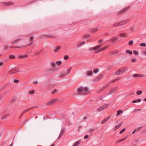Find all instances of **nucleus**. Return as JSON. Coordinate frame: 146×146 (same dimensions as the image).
Wrapping results in <instances>:
<instances>
[{"label": "nucleus", "mask_w": 146, "mask_h": 146, "mask_svg": "<svg viewBox=\"0 0 146 146\" xmlns=\"http://www.w3.org/2000/svg\"><path fill=\"white\" fill-rule=\"evenodd\" d=\"M67 75V74H66V73H64V74H61L60 75V77H64Z\"/></svg>", "instance_id": "a19ab883"}, {"label": "nucleus", "mask_w": 146, "mask_h": 146, "mask_svg": "<svg viewBox=\"0 0 146 146\" xmlns=\"http://www.w3.org/2000/svg\"><path fill=\"white\" fill-rule=\"evenodd\" d=\"M122 124V122H121L119 123L116 125L114 128V130H115L117 128L120 127Z\"/></svg>", "instance_id": "f8f14e48"}, {"label": "nucleus", "mask_w": 146, "mask_h": 146, "mask_svg": "<svg viewBox=\"0 0 146 146\" xmlns=\"http://www.w3.org/2000/svg\"><path fill=\"white\" fill-rule=\"evenodd\" d=\"M71 69L72 68L70 67L67 70V72L66 73L67 75L68 74L70 73V70H71Z\"/></svg>", "instance_id": "c85d7f7f"}, {"label": "nucleus", "mask_w": 146, "mask_h": 146, "mask_svg": "<svg viewBox=\"0 0 146 146\" xmlns=\"http://www.w3.org/2000/svg\"><path fill=\"white\" fill-rule=\"evenodd\" d=\"M131 62L134 63L136 61L137 59L135 58H132L131 59Z\"/></svg>", "instance_id": "393cba45"}, {"label": "nucleus", "mask_w": 146, "mask_h": 146, "mask_svg": "<svg viewBox=\"0 0 146 146\" xmlns=\"http://www.w3.org/2000/svg\"><path fill=\"white\" fill-rule=\"evenodd\" d=\"M9 58L10 59H13L15 58V57L14 55H10L9 56Z\"/></svg>", "instance_id": "bb28decb"}, {"label": "nucleus", "mask_w": 146, "mask_h": 146, "mask_svg": "<svg viewBox=\"0 0 146 146\" xmlns=\"http://www.w3.org/2000/svg\"><path fill=\"white\" fill-rule=\"evenodd\" d=\"M81 142V141L80 140H78L74 142L72 146H77Z\"/></svg>", "instance_id": "1a4fd4ad"}, {"label": "nucleus", "mask_w": 146, "mask_h": 146, "mask_svg": "<svg viewBox=\"0 0 146 146\" xmlns=\"http://www.w3.org/2000/svg\"><path fill=\"white\" fill-rule=\"evenodd\" d=\"M21 48V47L20 46H18L17 47H15V46H13V47H11V48Z\"/></svg>", "instance_id": "bf43d9fd"}, {"label": "nucleus", "mask_w": 146, "mask_h": 146, "mask_svg": "<svg viewBox=\"0 0 146 146\" xmlns=\"http://www.w3.org/2000/svg\"><path fill=\"white\" fill-rule=\"evenodd\" d=\"M92 74V72L91 70H89L87 72V75L90 76Z\"/></svg>", "instance_id": "2eb2a0df"}, {"label": "nucleus", "mask_w": 146, "mask_h": 146, "mask_svg": "<svg viewBox=\"0 0 146 146\" xmlns=\"http://www.w3.org/2000/svg\"><path fill=\"white\" fill-rule=\"evenodd\" d=\"M99 71L98 69H94L93 71V72L94 73L96 74Z\"/></svg>", "instance_id": "7c9ffc66"}, {"label": "nucleus", "mask_w": 146, "mask_h": 146, "mask_svg": "<svg viewBox=\"0 0 146 146\" xmlns=\"http://www.w3.org/2000/svg\"><path fill=\"white\" fill-rule=\"evenodd\" d=\"M77 91L78 92H82L84 94H85V93L88 92L89 91V89L86 87H84L80 86L79 88H77Z\"/></svg>", "instance_id": "f257e3e1"}, {"label": "nucleus", "mask_w": 146, "mask_h": 146, "mask_svg": "<svg viewBox=\"0 0 146 146\" xmlns=\"http://www.w3.org/2000/svg\"><path fill=\"white\" fill-rule=\"evenodd\" d=\"M68 55H65L64 58V59L65 60H67L68 58Z\"/></svg>", "instance_id": "37998d69"}, {"label": "nucleus", "mask_w": 146, "mask_h": 146, "mask_svg": "<svg viewBox=\"0 0 146 146\" xmlns=\"http://www.w3.org/2000/svg\"><path fill=\"white\" fill-rule=\"evenodd\" d=\"M51 65L52 67H54L56 66L55 63L54 62H51Z\"/></svg>", "instance_id": "a878e982"}, {"label": "nucleus", "mask_w": 146, "mask_h": 146, "mask_svg": "<svg viewBox=\"0 0 146 146\" xmlns=\"http://www.w3.org/2000/svg\"><path fill=\"white\" fill-rule=\"evenodd\" d=\"M146 44L144 43H142L139 44V46H141L145 47L146 46Z\"/></svg>", "instance_id": "cd10ccee"}, {"label": "nucleus", "mask_w": 146, "mask_h": 146, "mask_svg": "<svg viewBox=\"0 0 146 146\" xmlns=\"http://www.w3.org/2000/svg\"><path fill=\"white\" fill-rule=\"evenodd\" d=\"M95 131L94 129H92L90 131V133H91L92 132H94Z\"/></svg>", "instance_id": "c03bdc74"}, {"label": "nucleus", "mask_w": 146, "mask_h": 146, "mask_svg": "<svg viewBox=\"0 0 146 146\" xmlns=\"http://www.w3.org/2000/svg\"><path fill=\"white\" fill-rule=\"evenodd\" d=\"M117 89V88L116 87H115L113 88L110 90V93L108 94H110L116 91Z\"/></svg>", "instance_id": "0eeeda50"}, {"label": "nucleus", "mask_w": 146, "mask_h": 146, "mask_svg": "<svg viewBox=\"0 0 146 146\" xmlns=\"http://www.w3.org/2000/svg\"><path fill=\"white\" fill-rule=\"evenodd\" d=\"M134 29V27H131V29H130V30L131 31H133Z\"/></svg>", "instance_id": "69168bd1"}, {"label": "nucleus", "mask_w": 146, "mask_h": 146, "mask_svg": "<svg viewBox=\"0 0 146 146\" xmlns=\"http://www.w3.org/2000/svg\"><path fill=\"white\" fill-rule=\"evenodd\" d=\"M60 48V46H57L55 49L54 50V51L55 52H58V50H59Z\"/></svg>", "instance_id": "aec40b11"}, {"label": "nucleus", "mask_w": 146, "mask_h": 146, "mask_svg": "<svg viewBox=\"0 0 146 146\" xmlns=\"http://www.w3.org/2000/svg\"><path fill=\"white\" fill-rule=\"evenodd\" d=\"M98 30L97 29H95L93 30V31L94 33L96 31H97Z\"/></svg>", "instance_id": "13d9d810"}, {"label": "nucleus", "mask_w": 146, "mask_h": 146, "mask_svg": "<svg viewBox=\"0 0 146 146\" xmlns=\"http://www.w3.org/2000/svg\"><path fill=\"white\" fill-rule=\"evenodd\" d=\"M89 137V135H86L84 137V139H87Z\"/></svg>", "instance_id": "8fccbe9b"}, {"label": "nucleus", "mask_w": 146, "mask_h": 146, "mask_svg": "<svg viewBox=\"0 0 146 146\" xmlns=\"http://www.w3.org/2000/svg\"><path fill=\"white\" fill-rule=\"evenodd\" d=\"M137 130V129H135L132 133V134H133L135 133V131H136Z\"/></svg>", "instance_id": "e2e57ef3"}, {"label": "nucleus", "mask_w": 146, "mask_h": 146, "mask_svg": "<svg viewBox=\"0 0 146 146\" xmlns=\"http://www.w3.org/2000/svg\"><path fill=\"white\" fill-rule=\"evenodd\" d=\"M110 116L109 117H108L106 118H105L102 121L101 123L102 124L104 123L105 122L107 121L110 118Z\"/></svg>", "instance_id": "9d476101"}, {"label": "nucleus", "mask_w": 146, "mask_h": 146, "mask_svg": "<svg viewBox=\"0 0 146 146\" xmlns=\"http://www.w3.org/2000/svg\"><path fill=\"white\" fill-rule=\"evenodd\" d=\"M56 64L59 66L61 64V61H57L56 62Z\"/></svg>", "instance_id": "2f4dec72"}, {"label": "nucleus", "mask_w": 146, "mask_h": 146, "mask_svg": "<svg viewBox=\"0 0 146 146\" xmlns=\"http://www.w3.org/2000/svg\"><path fill=\"white\" fill-rule=\"evenodd\" d=\"M134 78H136L139 77L138 74H133L132 76Z\"/></svg>", "instance_id": "4c0bfd02"}, {"label": "nucleus", "mask_w": 146, "mask_h": 146, "mask_svg": "<svg viewBox=\"0 0 146 146\" xmlns=\"http://www.w3.org/2000/svg\"><path fill=\"white\" fill-rule=\"evenodd\" d=\"M107 48V47L106 46H104V47H103L102 48L103 49V50L106 49Z\"/></svg>", "instance_id": "680f3d73"}, {"label": "nucleus", "mask_w": 146, "mask_h": 146, "mask_svg": "<svg viewBox=\"0 0 146 146\" xmlns=\"http://www.w3.org/2000/svg\"><path fill=\"white\" fill-rule=\"evenodd\" d=\"M123 113V111L121 110H118L117 112V114L116 115V116H117L118 115H120V114H122Z\"/></svg>", "instance_id": "4468645a"}, {"label": "nucleus", "mask_w": 146, "mask_h": 146, "mask_svg": "<svg viewBox=\"0 0 146 146\" xmlns=\"http://www.w3.org/2000/svg\"><path fill=\"white\" fill-rule=\"evenodd\" d=\"M35 92L34 90H31L29 92V94H33Z\"/></svg>", "instance_id": "ea45409f"}, {"label": "nucleus", "mask_w": 146, "mask_h": 146, "mask_svg": "<svg viewBox=\"0 0 146 146\" xmlns=\"http://www.w3.org/2000/svg\"><path fill=\"white\" fill-rule=\"evenodd\" d=\"M9 115V114H7L4 116L2 118V119H4L8 117Z\"/></svg>", "instance_id": "473e14b6"}, {"label": "nucleus", "mask_w": 146, "mask_h": 146, "mask_svg": "<svg viewBox=\"0 0 146 146\" xmlns=\"http://www.w3.org/2000/svg\"><path fill=\"white\" fill-rule=\"evenodd\" d=\"M142 92L141 90L138 91L136 92V94L138 95H141L142 94Z\"/></svg>", "instance_id": "4be33fe9"}, {"label": "nucleus", "mask_w": 146, "mask_h": 146, "mask_svg": "<svg viewBox=\"0 0 146 146\" xmlns=\"http://www.w3.org/2000/svg\"><path fill=\"white\" fill-rule=\"evenodd\" d=\"M56 101V99H53L51 100L50 101L48 102L46 105L48 106H51L54 104Z\"/></svg>", "instance_id": "39448f33"}, {"label": "nucleus", "mask_w": 146, "mask_h": 146, "mask_svg": "<svg viewBox=\"0 0 146 146\" xmlns=\"http://www.w3.org/2000/svg\"><path fill=\"white\" fill-rule=\"evenodd\" d=\"M87 36H88L90 37V35L88 34H86L85 35V37H84V38H87Z\"/></svg>", "instance_id": "3c124183"}, {"label": "nucleus", "mask_w": 146, "mask_h": 146, "mask_svg": "<svg viewBox=\"0 0 146 146\" xmlns=\"http://www.w3.org/2000/svg\"><path fill=\"white\" fill-rule=\"evenodd\" d=\"M137 100V102H139L141 101V100L140 99H138Z\"/></svg>", "instance_id": "052dcab7"}, {"label": "nucleus", "mask_w": 146, "mask_h": 146, "mask_svg": "<svg viewBox=\"0 0 146 146\" xmlns=\"http://www.w3.org/2000/svg\"><path fill=\"white\" fill-rule=\"evenodd\" d=\"M85 43L86 42L84 41H83L82 42H80L77 45V46L79 48L80 47L83 45L85 44Z\"/></svg>", "instance_id": "423d86ee"}, {"label": "nucleus", "mask_w": 146, "mask_h": 146, "mask_svg": "<svg viewBox=\"0 0 146 146\" xmlns=\"http://www.w3.org/2000/svg\"><path fill=\"white\" fill-rule=\"evenodd\" d=\"M133 41L132 40H130L129 42V44L130 45H131L133 44Z\"/></svg>", "instance_id": "72a5a7b5"}, {"label": "nucleus", "mask_w": 146, "mask_h": 146, "mask_svg": "<svg viewBox=\"0 0 146 146\" xmlns=\"http://www.w3.org/2000/svg\"><path fill=\"white\" fill-rule=\"evenodd\" d=\"M126 53L127 54H129L130 55H131L132 54V52L131 51H130L129 50H126Z\"/></svg>", "instance_id": "412c9836"}, {"label": "nucleus", "mask_w": 146, "mask_h": 146, "mask_svg": "<svg viewBox=\"0 0 146 146\" xmlns=\"http://www.w3.org/2000/svg\"><path fill=\"white\" fill-rule=\"evenodd\" d=\"M17 42V40H15L11 42L12 44H14L16 43Z\"/></svg>", "instance_id": "de8ad7c7"}, {"label": "nucleus", "mask_w": 146, "mask_h": 146, "mask_svg": "<svg viewBox=\"0 0 146 146\" xmlns=\"http://www.w3.org/2000/svg\"><path fill=\"white\" fill-rule=\"evenodd\" d=\"M109 104H106L98 108L97 109V111L100 112L109 106Z\"/></svg>", "instance_id": "f03ea898"}, {"label": "nucleus", "mask_w": 146, "mask_h": 146, "mask_svg": "<svg viewBox=\"0 0 146 146\" xmlns=\"http://www.w3.org/2000/svg\"><path fill=\"white\" fill-rule=\"evenodd\" d=\"M99 48V46H96L92 48H91V50H96Z\"/></svg>", "instance_id": "6ab92c4d"}, {"label": "nucleus", "mask_w": 146, "mask_h": 146, "mask_svg": "<svg viewBox=\"0 0 146 146\" xmlns=\"http://www.w3.org/2000/svg\"><path fill=\"white\" fill-rule=\"evenodd\" d=\"M103 77V75L101 74L99 76L97 77L94 80V82H96L100 80Z\"/></svg>", "instance_id": "20e7f679"}, {"label": "nucleus", "mask_w": 146, "mask_h": 146, "mask_svg": "<svg viewBox=\"0 0 146 146\" xmlns=\"http://www.w3.org/2000/svg\"><path fill=\"white\" fill-rule=\"evenodd\" d=\"M122 74V73L121 72V70L120 69H119L115 72V75H120Z\"/></svg>", "instance_id": "6e6552de"}, {"label": "nucleus", "mask_w": 146, "mask_h": 146, "mask_svg": "<svg viewBox=\"0 0 146 146\" xmlns=\"http://www.w3.org/2000/svg\"><path fill=\"white\" fill-rule=\"evenodd\" d=\"M31 108L27 109H26V110H25L23 112V113H25L27 112L29 110H30Z\"/></svg>", "instance_id": "58836bf2"}, {"label": "nucleus", "mask_w": 146, "mask_h": 146, "mask_svg": "<svg viewBox=\"0 0 146 146\" xmlns=\"http://www.w3.org/2000/svg\"><path fill=\"white\" fill-rule=\"evenodd\" d=\"M5 4H6V5H10L11 4H13V3L12 2H7V3H5Z\"/></svg>", "instance_id": "f704fd0d"}, {"label": "nucleus", "mask_w": 146, "mask_h": 146, "mask_svg": "<svg viewBox=\"0 0 146 146\" xmlns=\"http://www.w3.org/2000/svg\"><path fill=\"white\" fill-rule=\"evenodd\" d=\"M124 22H126L125 21H123L121 22H119L113 24V27H116L117 26H119L121 25H123L127 23L126 22L123 23Z\"/></svg>", "instance_id": "7ed1b4c3"}, {"label": "nucleus", "mask_w": 146, "mask_h": 146, "mask_svg": "<svg viewBox=\"0 0 146 146\" xmlns=\"http://www.w3.org/2000/svg\"><path fill=\"white\" fill-rule=\"evenodd\" d=\"M18 71H17L15 69H13L11 70L9 72V74H12L15 73L17 72Z\"/></svg>", "instance_id": "9b49d317"}, {"label": "nucleus", "mask_w": 146, "mask_h": 146, "mask_svg": "<svg viewBox=\"0 0 146 146\" xmlns=\"http://www.w3.org/2000/svg\"><path fill=\"white\" fill-rule=\"evenodd\" d=\"M127 137H126L124 139H121V140H119V141H118V142H122L123 141H124L125 139Z\"/></svg>", "instance_id": "49530a36"}, {"label": "nucleus", "mask_w": 146, "mask_h": 146, "mask_svg": "<svg viewBox=\"0 0 146 146\" xmlns=\"http://www.w3.org/2000/svg\"><path fill=\"white\" fill-rule=\"evenodd\" d=\"M64 130V129H62L60 132L59 137L58 138V139L60 138L61 137L62 135L63 134Z\"/></svg>", "instance_id": "ddd939ff"}, {"label": "nucleus", "mask_w": 146, "mask_h": 146, "mask_svg": "<svg viewBox=\"0 0 146 146\" xmlns=\"http://www.w3.org/2000/svg\"><path fill=\"white\" fill-rule=\"evenodd\" d=\"M24 113H23H23H22L21 114V115H20V117H19V118H20L22 116H23V114H24Z\"/></svg>", "instance_id": "0e129e2a"}, {"label": "nucleus", "mask_w": 146, "mask_h": 146, "mask_svg": "<svg viewBox=\"0 0 146 146\" xmlns=\"http://www.w3.org/2000/svg\"><path fill=\"white\" fill-rule=\"evenodd\" d=\"M27 57V55H19L18 56V57L20 58H25Z\"/></svg>", "instance_id": "dca6fc26"}, {"label": "nucleus", "mask_w": 146, "mask_h": 146, "mask_svg": "<svg viewBox=\"0 0 146 146\" xmlns=\"http://www.w3.org/2000/svg\"><path fill=\"white\" fill-rule=\"evenodd\" d=\"M17 99V98L15 96L13 97V98L10 101L12 102H14Z\"/></svg>", "instance_id": "f3484780"}, {"label": "nucleus", "mask_w": 146, "mask_h": 146, "mask_svg": "<svg viewBox=\"0 0 146 146\" xmlns=\"http://www.w3.org/2000/svg\"><path fill=\"white\" fill-rule=\"evenodd\" d=\"M19 82V81L18 80H14V82L15 83H17L18 82Z\"/></svg>", "instance_id": "603ef678"}, {"label": "nucleus", "mask_w": 146, "mask_h": 146, "mask_svg": "<svg viewBox=\"0 0 146 146\" xmlns=\"http://www.w3.org/2000/svg\"><path fill=\"white\" fill-rule=\"evenodd\" d=\"M143 54L146 56V50H144L143 52Z\"/></svg>", "instance_id": "4d7b16f0"}, {"label": "nucleus", "mask_w": 146, "mask_h": 146, "mask_svg": "<svg viewBox=\"0 0 146 146\" xmlns=\"http://www.w3.org/2000/svg\"><path fill=\"white\" fill-rule=\"evenodd\" d=\"M118 38V37H114L113 39H114V40H115L116 39H117Z\"/></svg>", "instance_id": "774afa93"}, {"label": "nucleus", "mask_w": 146, "mask_h": 146, "mask_svg": "<svg viewBox=\"0 0 146 146\" xmlns=\"http://www.w3.org/2000/svg\"><path fill=\"white\" fill-rule=\"evenodd\" d=\"M38 82L37 81H34L33 82V83L35 85L37 84H38Z\"/></svg>", "instance_id": "a18cd8bd"}, {"label": "nucleus", "mask_w": 146, "mask_h": 146, "mask_svg": "<svg viewBox=\"0 0 146 146\" xmlns=\"http://www.w3.org/2000/svg\"><path fill=\"white\" fill-rule=\"evenodd\" d=\"M118 53L117 51H112L110 52V54L111 55H113L114 54H117Z\"/></svg>", "instance_id": "a211bd4d"}, {"label": "nucleus", "mask_w": 146, "mask_h": 146, "mask_svg": "<svg viewBox=\"0 0 146 146\" xmlns=\"http://www.w3.org/2000/svg\"><path fill=\"white\" fill-rule=\"evenodd\" d=\"M103 49H102V48H101L100 49V50L97 51L96 52H95V53H99L100 52H102V51H103Z\"/></svg>", "instance_id": "79ce46f5"}, {"label": "nucleus", "mask_w": 146, "mask_h": 146, "mask_svg": "<svg viewBox=\"0 0 146 146\" xmlns=\"http://www.w3.org/2000/svg\"><path fill=\"white\" fill-rule=\"evenodd\" d=\"M125 128H123L122 129L120 132H119V133L120 134H122L123 133L125 130Z\"/></svg>", "instance_id": "c9c22d12"}, {"label": "nucleus", "mask_w": 146, "mask_h": 146, "mask_svg": "<svg viewBox=\"0 0 146 146\" xmlns=\"http://www.w3.org/2000/svg\"><path fill=\"white\" fill-rule=\"evenodd\" d=\"M121 71V72L122 73L124 72H125L126 70L127 69L126 68H122L120 69Z\"/></svg>", "instance_id": "5701e85b"}, {"label": "nucleus", "mask_w": 146, "mask_h": 146, "mask_svg": "<svg viewBox=\"0 0 146 146\" xmlns=\"http://www.w3.org/2000/svg\"><path fill=\"white\" fill-rule=\"evenodd\" d=\"M119 35L121 36L124 37H127V35L125 33H121L119 34Z\"/></svg>", "instance_id": "b1692460"}, {"label": "nucleus", "mask_w": 146, "mask_h": 146, "mask_svg": "<svg viewBox=\"0 0 146 146\" xmlns=\"http://www.w3.org/2000/svg\"><path fill=\"white\" fill-rule=\"evenodd\" d=\"M139 77H143L144 75L142 74H138Z\"/></svg>", "instance_id": "5fc2aeb1"}, {"label": "nucleus", "mask_w": 146, "mask_h": 146, "mask_svg": "<svg viewBox=\"0 0 146 146\" xmlns=\"http://www.w3.org/2000/svg\"><path fill=\"white\" fill-rule=\"evenodd\" d=\"M129 7H126L124 9H123L121 12H125L127 10H128V9H129Z\"/></svg>", "instance_id": "c756f323"}, {"label": "nucleus", "mask_w": 146, "mask_h": 146, "mask_svg": "<svg viewBox=\"0 0 146 146\" xmlns=\"http://www.w3.org/2000/svg\"><path fill=\"white\" fill-rule=\"evenodd\" d=\"M137 102V100H133L132 102V103H136Z\"/></svg>", "instance_id": "864d4df0"}, {"label": "nucleus", "mask_w": 146, "mask_h": 146, "mask_svg": "<svg viewBox=\"0 0 146 146\" xmlns=\"http://www.w3.org/2000/svg\"><path fill=\"white\" fill-rule=\"evenodd\" d=\"M133 53L135 55H137L139 54V53L137 52L136 50H133Z\"/></svg>", "instance_id": "e433bc0d"}, {"label": "nucleus", "mask_w": 146, "mask_h": 146, "mask_svg": "<svg viewBox=\"0 0 146 146\" xmlns=\"http://www.w3.org/2000/svg\"><path fill=\"white\" fill-rule=\"evenodd\" d=\"M119 78H116L114 80V81H115V82H116V81H117L118 80H119Z\"/></svg>", "instance_id": "338daca9"}, {"label": "nucleus", "mask_w": 146, "mask_h": 146, "mask_svg": "<svg viewBox=\"0 0 146 146\" xmlns=\"http://www.w3.org/2000/svg\"><path fill=\"white\" fill-rule=\"evenodd\" d=\"M57 91V90L56 89H54L53 91L52 92V93L54 94L55 92Z\"/></svg>", "instance_id": "09e8293b"}, {"label": "nucleus", "mask_w": 146, "mask_h": 146, "mask_svg": "<svg viewBox=\"0 0 146 146\" xmlns=\"http://www.w3.org/2000/svg\"><path fill=\"white\" fill-rule=\"evenodd\" d=\"M3 63L2 62H0V66H3Z\"/></svg>", "instance_id": "6e6d98bb"}]
</instances>
